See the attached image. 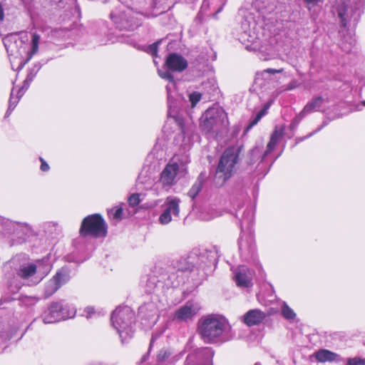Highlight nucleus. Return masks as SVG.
Returning a JSON list of instances; mask_svg holds the SVG:
<instances>
[{
  "label": "nucleus",
  "instance_id": "nucleus-1",
  "mask_svg": "<svg viewBox=\"0 0 365 365\" xmlns=\"http://www.w3.org/2000/svg\"><path fill=\"white\" fill-rule=\"evenodd\" d=\"M252 6L257 16L252 11H241L242 19L237 31V39L247 49L259 40V59L264 61L271 60L274 56L273 0H254Z\"/></svg>",
  "mask_w": 365,
  "mask_h": 365
},
{
  "label": "nucleus",
  "instance_id": "nucleus-2",
  "mask_svg": "<svg viewBox=\"0 0 365 365\" xmlns=\"http://www.w3.org/2000/svg\"><path fill=\"white\" fill-rule=\"evenodd\" d=\"M51 269L48 257L32 262L26 255H16L4 265V271L9 279L16 276L29 286L38 284Z\"/></svg>",
  "mask_w": 365,
  "mask_h": 365
},
{
  "label": "nucleus",
  "instance_id": "nucleus-3",
  "mask_svg": "<svg viewBox=\"0 0 365 365\" xmlns=\"http://www.w3.org/2000/svg\"><path fill=\"white\" fill-rule=\"evenodd\" d=\"M40 36L34 33L31 36L30 50H27L26 41H28L27 33L21 32L19 34H10L4 38L3 42L10 57L13 70L16 61L19 63L16 70H21L25 64L37 53L40 42Z\"/></svg>",
  "mask_w": 365,
  "mask_h": 365
},
{
  "label": "nucleus",
  "instance_id": "nucleus-4",
  "mask_svg": "<svg viewBox=\"0 0 365 365\" xmlns=\"http://www.w3.org/2000/svg\"><path fill=\"white\" fill-rule=\"evenodd\" d=\"M197 332L205 343L225 342L233 339L228 320L220 314H207L197 322Z\"/></svg>",
  "mask_w": 365,
  "mask_h": 365
},
{
  "label": "nucleus",
  "instance_id": "nucleus-5",
  "mask_svg": "<svg viewBox=\"0 0 365 365\" xmlns=\"http://www.w3.org/2000/svg\"><path fill=\"white\" fill-rule=\"evenodd\" d=\"M274 69L267 68L256 74L254 89L257 92L259 99L264 103L262 109L251 118L249 124L245 129V133L249 132L268 113L274 101Z\"/></svg>",
  "mask_w": 365,
  "mask_h": 365
},
{
  "label": "nucleus",
  "instance_id": "nucleus-6",
  "mask_svg": "<svg viewBox=\"0 0 365 365\" xmlns=\"http://www.w3.org/2000/svg\"><path fill=\"white\" fill-rule=\"evenodd\" d=\"M255 212L252 207L247 208L240 218V227L243 232L239 241V250L245 260H252L259 274L262 277L261 264L256 257V246L251 227L254 222Z\"/></svg>",
  "mask_w": 365,
  "mask_h": 365
},
{
  "label": "nucleus",
  "instance_id": "nucleus-7",
  "mask_svg": "<svg viewBox=\"0 0 365 365\" xmlns=\"http://www.w3.org/2000/svg\"><path fill=\"white\" fill-rule=\"evenodd\" d=\"M110 321L118 333L122 344L133 337L135 331V313L130 307H117L111 314Z\"/></svg>",
  "mask_w": 365,
  "mask_h": 365
},
{
  "label": "nucleus",
  "instance_id": "nucleus-8",
  "mask_svg": "<svg viewBox=\"0 0 365 365\" xmlns=\"http://www.w3.org/2000/svg\"><path fill=\"white\" fill-rule=\"evenodd\" d=\"M272 293V285L270 283H264L257 294V299L262 305L268 307L269 311L265 313L258 309H250L241 317V321L248 327L259 325L262 322L266 316L270 314L273 309L274 298Z\"/></svg>",
  "mask_w": 365,
  "mask_h": 365
},
{
  "label": "nucleus",
  "instance_id": "nucleus-9",
  "mask_svg": "<svg viewBox=\"0 0 365 365\" xmlns=\"http://www.w3.org/2000/svg\"><path fill=\"white\" fill-rule=\"evenodd\" d=\"M365 0H337L334 13L340 19L341 25L346 27L351 22H357L364 12Z\"/></svg>",
  "mask_w": 365,
  "mask_h": 365
},
{
  "label": "nucleus",
  "instance_id": "nucleus-10",
  "mask_svg": "<svg viewBox=\"0 0 365 365\" xmlns=\"http://www.w3.org/2000/svg\"><path fill=\"white\" fill-rule=\"evenodd\" d=\"M228 125L227 113L219 105L205 110L201 117L200 126L207 133H217Z\"/></svg>",
  "mask_w": 365,
  "mask_h": 365
},
{
  "label": "nucleus",
  "instance_id": "nucleus-11",
  "mask_svg": "<svg viewBox=\"0 0 365 365\" xmlns=\"http://www.w3.org/2000/svg\"><path fill=\"white\" fill-rule=\"evenodd\" d=\"M238 157L239 151L235 148H228L225 150L215 173V182L217 185H223L232 175Z\"/></svg>",
  "mask_w": 365,
  "mask_h": 365
},
{
  "label": "nucleus",
  "instance_id": "nucleus-12",
  "mask_svg": "<svg viewBox=\"0 0 365 365\" xmlns=\"http://www.w3.org/2000/svg\"><path fill=\"white\" fill-rule=\"evenodd\" d=\"M165 65L168 69V71L158 70V75L163 79L169 81L170 84L166 86L168 99L170 103L171 91L175 87L174 77L170 71L182 72L187 67V60L181 55L172 53L169 54L166 58Z\"/></svg>",
  "mask_w": 365,
  "mask_h": 365
},
{
  "label": "nucleus",
  "instance_id": "nucleus-13",
  "mask_svg": "<svg viewBox=\"0 0 365 365\" xmlns=\"http://www.w3.org/2000/svg\"><path fill=\"white\" fill-rule=\"evenodd\" d=\"M76 312L74 307L61 300L51 303L42 313L41 319L44 324H52L73 318Z\"/></svg>",
  "mask_w": 365,
  "mask_h": 365
},
{
  "label": "nucleus",
  "instance_id": "nucleus-14",
  "mask_svg": "<svg viewBox=\"0 0 365 365\" xmlns=\"http://www.w3.org/2000/svg\"><path fill=\"white\" fill-rule=\"evenodd\" d=\"M107 234V225L99 214L87 216L82 221L80 228V235L82 237L91 236L93 237H103Z\"/></svg>",
  "mask_w": 365,
  "mask_h": 365
},
{
  "label": "nucleus",
  "instance_id": "nucleus-15",
  "mask_svg": "<svg viewBox=\"0 0 365 365\" xmlns=\"http://www.w3.org/2000/svg\"><path fill=\"white\" fill-rule=\"evenodd\" d=\"M32 232L31 227L26 223L14 222L0 216V237L13 235L18 238L17 242L22 243Z\"/></svg>",
  "mask_w": 365,
  "mask_h": 365
},
{
  "label": "nucleus",
  "instance_id": "nucleus-16",
  "mask_svg": "<svg viewBox=\"0 0 365 365\" xmlns=\"http://www.w3.org/2000/svg\"><path fill=\"white\" fill-rule=\"evenodd\" d=\"M137 15L138 13L128 9L119 14L112 12L110 18L118 29L133 31L142 24V19Z\"/></svg>",
  "mask_w": 365,
  "mask_h": 365
},
{
  "label": "nucleus",
  "instance_id": "nucleus-17",
  "mask_svg": "<svg viewBox=\"0 0 365 365\" xmlns=\"http://www.w3.org/2000/svg\"><path fill=\"white\" fill-rule=\"evenodd\" d=\"M180 200L175 196H168L162 205V212L159 216L158 222L163 225H168L173 220L180 217Z\"/></svg>",
  "mask_w": 365,
  "mask_h": 365
},
{
  "label": "nucleus",
  "instance_id": "nucleus-18",
  "mask_svg": "<svg viewBox=\"0 0 365 365\" xmlns=\"http://www.w3.org/2000/svg\"><path fill=\"white\" fill-rule=\"evenodd\" d=\"M200 309L201 305L198 301L189 300L175 311L173 320L178 322H192Z\"/></svg>",
  "mask_w": 365,
  "mask_h": 365
},
{
  "label": "nucleus",
  "instance_id": "nucleus-19",
  "mask_svg": "<svg viewBox=\"0 0 365 365\" xmlns=\"http://www.w3.org/2000/svg\"><path fill=\"white\" fill-rule=\"evenodd\" d=\"M194 267L195 266L192 264V262L187 259H180L175 265L176 273L172 272L168 276L166 286L175 287L184 283V278L182 274L192 271Z\"/></svg>",
  "mask_w": 365,
  "mask_h": 365
},
{
  "label": "nucleus",
  "instance_id": "nucleus-20",
  "mask_svg": "<svg viewBox=\"0 0 365 365\" xmlns=\"http://www.w3.org/2000/svg\"><path fill=\"white\" fill-rule=\"evenodd\" d=\"M175 156L165 167L160 173L159 182L162 187L168 190L177 181V175L179 171V165Z\"/></svg>",
  "mask_w": 365,
  "mask_h": 365
},
{
  "label": "nucleus",
  "instance_id": "nucleus-21",
  "mask_svg": "<svg viewBox=\"0 0 365 365\" xmlns=\"http://www.w3.org/2000/svg\"><path fill=\"white\" fill-rule=\"evenodd\" d=\"M214 352L210 347H202L194 350L187 355L185 365H212Z\"/></svg>",
  "mask_w": 365,
  "mask_h": 365
},
{
  "label": "nucleus",
  "instance_id": "nucleus-22",
  "mask_svg": "<svg viewBox=\"0 0 365 365\" xmlns=\"http://www.w3.org/2000/svg\"><path fill=\"white\" fill-rule=\"evenodd\" d=\"M254 272L245 265H240L233 270V279L236 285L242 289L250 288L253 285Z\"/></svg>",
  "mask_w": 365,
  "mask_h": 365
},
{
  "label": "nucleus",
  "instance_id": "nucleus-23",
  "mask_svg": "<svg viewBox=\"0 0 365 365\" xmlns=\"http://www.w3.org/2000/svg\"><path fill=\"white\" fill-rule=\"evenodd\" d=\"M14 300H15V298L9 296L2 297L0 299V311L4 309H9L10 307L9 305H10ZM18 328V325H15L9 331H4L5 326L0 323V346L10 340L16 332Z\"/></svg>",
  "mask_w": 365,
  "mask_h": 365
},
{
  "label": "nucleus",
  "instance_id": "nucleus-24",
  "mask_svg": "<svg viewBox=\"0 0 365 365\" xmlns=\"http://www.w3.org/2000/svg\"><path fill=\"white\" fill-rule=\"evenodd\" d=\"M323 103L324 98L322 97L319 96L312 98V100L307 103V104L304 107L303 110L300 112V113L297 116H296V118L294 119L293 123L297 124L307 114L314 111H319Z\"/></svg>",
  "mask_w": 365,
  "mask_h": 365
},
{
  "label": "nucleus",
  "instance_id": "nucleus-25",
  "mask_svg": "<svg viewBox=\"0 0 365 365\" xmlns=\"http://www.w3.org/2000/svg\"><path fill=\"white\" fill-rule=\"evenodd\" d=\"M182 356V352L174 354V352L170 349H163L157 355V364L164 365L163 363L167 362L168 364L173 365L175 362L180 360Z\"/></svg>",
  "mask_w": 365,
  "mask_h": 365
},
{
  "label": "nucleus",
  "instance_id": "nucleus-26",
  "mask_svg": "<svg viewBox=\"0 0 365 365\" xmlns=\"http://www.w3.org/2000/svg\"><path fill=\"white\" fill-rule=\"evenodd\" d=\"M314 356L317 361L321 363L341 361L339 354L324 349L316 351Z\"/></svg>",
  "mask_w": 365,
  "mask_h": 365
},
{
  "label": "nucleus",
  "instance_id": "nucleus-27",
  "mask_svg": "<svg viewBox=\"0 0 365 365\" xmlns=\"http://www.w3.org/2000/svg\"><path fill=\"white\" fill-rule=\"evenodd\" d=\"M163 279H164V277H161V279H158L155 276L149 277L145 284V292L149 294H158L164 285L166 286L167 280L163 282Z\"/></svg>",
  "mask_w": 365,
  "mask_h": 365
},
{
  "label": "nucleus",
  "instance_id": "nucleus-28",
  "mask_svg": "<svg viewBox=\"0 0 365 365\" xmlns=\"http://www.w3.org/2000/svg\"><path fill=\"white\" fill-rule=\"evenodd\" d=\"M168 114H169L170 118L175 119V120L178 123V125L180 129L181 135L183 137V141L185 142V144H186L187 142H189V135H190V133L192 131L191 126H186L184 123V120L182 118H180V116L173 114V111L171 110L170 106Z\"/></svg>",
  "mask_w": 365,
  "mask_h": 365
},
{
  "label": "nucleus",
  "instance_id": "nucleus-29",
  "mask_svg": "<svg viewBox=\"0 0 365 365\" xmlns=\"http://www.w3.org/2000/svg\"><path fill=\"white\" fill-rule=\"evenodd\" d=\"M53 279L57 283V285L61 287L62 285L67 283L71 279L69 269L65 267L61 268L56 272V274L53 277Z\"/></svg>",
  "mask_w": 365,
  "mask_h": 365
},
{
  "label": "nucleus",
  "instance_id": "nucleus-30",
  "mask_svg": "<svg viewBox=\"0 0 365 365\" xmlns=\"http://www.w3.org/2000/svg\"><path fill=\"white\" fill-rule=\"evenodd\" d=\"M202 89L204 91L202 94L203 96H207V98H210L212 96H214L217 89L215 80L210 78L203 82L202 83Z\"/></svg>",
  "mask_w": 365,
  "mask_h": 365
},
{
  "label": "nucleus",
  "instance_id": "nucleus-31",
  "mask_svg": "<svg viewBox=\"0 0 365 365\" xmlns=\"http://www.w3.org/2000/svg\"><path fill=\"white\" fill-rule=\"evenodd\" d=\"M276 302V299H275ZM278 304H281V314L287 320L292 322L295 319L297 314L292 309H291L286 302L277 300Z\"/></svg>",
  "mask_w": 365,
  "mask_h": 365
},
{
  "label": "nucleus",
  "instance_id": "nucleus-32",
  "mask_svg": "<svg viewBox=\"0 0 365 365\" xmlns=\"http://www.w3.org/2000/svg\"><path fill=\"white\" fill-rule=\"evenodd\" d=\"M204 179L205 178L202 174H200V175L197 178V180L187 192V195L190 198L194 199L200 192L202 187Z\"/></svg>",
  "mask_w": 365,
  "mask_h": 365
},
{
  "label": "nucleus",
  "instance_id": "nucleus-33",
  "mask_svg": "<svg viewBox=\"0 0 365 365\" xmlns=\"http://www.w3.org/2000/svg\"><path fill=\"white\" fill-rule=\"evenodd\" d=\"M123 204L117 205L108 210V215L110 219L115 220V222H119L123 216Z\"/></svg>",
  "mask_w": 365,
  "mask_h": 365
},
{
  "label": "nucleus",
  "instance_id": "nucleus-34",
  "mask_svg": "<svg viewBox=\"0 0 365 365\" xmlns=\"http://www.w3.org/2000/svg\"><path fill=\"white\" fill-rule=\"evenodd\" d=\"M59 288H60V287L58 285H57V283L52 278L46 283V284L45 286V289H44L45 297H48L51 296Z\"/></svg>",
  "mask_w": 365,
  "mask_h": 365
},
{
  "label": "nucleus",
  "instance_id": "nucleus-35",
  "mask_svg": "<svg viewBox=\"0 0 365 365\" xmlns=\"http://www.w3.org/2000/svg\"><path fill=\"white\" fill-rule=\"evenodd\" d=\"M39 70V68L37 69H32L29 74L27 75L25 81H24V85L21 88V89L24 90L25 91L29 88L30 83L32 82L34 78H35L38 71Z\"/></svg>",
  "mask_w": 365,
  "mask_h": 365
},
{
  "label": "nucleus",
  "instance_id": "nucleus-36",
  "mask_svg": "<svg viewBox=\"0 0 365 365\" xmlns=\"http://www.w3.org/2000/svg\"><path fill=\"white\" fill-rule=\"evenodd\" d=\"M24 92H25L24 90L19 88V90L17 92V96L16 98H14V89L11 91L10 99H9V105L10 106V109L11 108V107L15 108L19 99L24 95Z\"/></svg>",
  "mask_w": 365,
  "mask_h": 365
},
{
  "label": "nucleus",
  "instance_id": "nucleus-37",
  "mask_svg": "<svg viewBox=\"0 0 365 365\" xmlns=\"http://www.w3.org/2000/svg\"><path fill=\"white\" fill-rule=\"evenodd\" d=\"M202 96L203 95L198 91H193L188 95L191 108L195 107L197 103L202 99Z\"/></svg>",
  "mask_w": 365,
  "mask_h": 365
},
{
  "label": "nucleus",
  "instance_id": "nucleus-38",
  "mask_svg": "<svg viewBox=\"0 0 365 365\" xmlns=\"http://www.w3.org/2000/svg\"><path fill=\"white\" fill-rule=\"evenodd\" d=\"M273 149H274V132L272 133H271V135H270L269 141L267 146V150L264 152L263 157H262L263 160L273 150Z\"/></svg>",
  "mask_w": 365,
  "mask_h": 365
},
{
  "label": "nucleus",
  "instance_id": "nucleus-39",
  "mask_svg": "<svg viewBox=\"0 0 365 365\" xmlns=\"http://www.w3.org/2000/svg\"><path fill=\"white\" fill-rule=\"evenodd\" d=\"M20 302L24 306H30L35 304L37 300L35 297L25 296L20 299Z\"/></svg>",
  "mask_w": 365,
  "mask_h": 365
},
{
  "label": "nucleus",
  "instance_id": "nucleus-40",
  "mask_svg": "<svg viewBox=\"0 0 365 365\" xmlns=\"http://www.w3.org/2000/svg\"><path fill=\"white\" fill-rule=\"evenodd\" d=\"M140 202L139 194H133L128 198V203L132 207L137 206Z\"/></svg>",
  "mask_w": 365,
  "mask_h": 365
},
{
  "label": "nucleus",
  "instance_id": "nucleus-41",
  "mask_svg": "<svg viewBox=\"0 0 365 365\" xmlns=\"http://www.w3.org/2000/svg\"><path fill=\"white\" fill-rule=\"evenodd\" d=\"M365 364V359L359 358V357H354V358H349L347 359V364L346 365H364Z\"/></svg>",
  "mask_w": 365,
  "mask_h": 365
},
{
  "label": "nucleus",
  "instance_id": "nucleus-42",
  "mask_svg": "<svg viewBox=\"0 0 365 365\" xmlns=\"http://www.w3.org/2000/svg\"><path fill=\"white\" fill-rule=\"evenodd\" d=\"M158 43H154L147 46L145 51L152 55L153 56H155L157 55L158 53Z\"/></svg>",
  "mask_w": 365,
  "mask_h": 365
},
{
  "label": "nucleus",
  "instance_id": "nucleus-43",
  "mask_svg": "<svg viewBox=\"0 0 365 365\" xmlns=\"http://www.w3.org/2000/svg\"><path fill=\"white\" fill-rule=\"evenodd\" d=\"M39 160L41 161V167H40L41 170L43 172L48 171L50 169L48 164L41 157L39 158Z\"/></svg>",
  "mask_w": 365,
  "mask_h": 365
},
{
  "label": "nucleus",
  "instance_id": "nucleus-44",
  "mask_svg": "<svg viewBox=\"0 0 365 365\" xmlns=\"http://www.w3.org/2000/svg\"><path fill=\"white\" fill-rule=\"evenodd\" d=\"M309 6V9H311V6H314L318 5L319 3L322 2V0H304Z\"/></svg>",
  "mask_w": 365,
  "mask_h": 365
},
{
  "label": "nucleus",
  "instance_id": "nucleus-45",
  "mask_svg": "<svg viewBox=\"0 0 365 365\" xmlns=\"http://www.w3.org/2000/svg\"><path fill=\"white\" fill-rule=\"evenodd\" d=\"M86 312L87 313V317H91L95 313V309L93 307H89L86 309Z\"/></svg>",
  "mask_w": 365,
  "mask_h": 365
},
{
  "label": "nucleus",
  "instance_id": "nucleus-46",
  "mask_svg": "<svg viewBox=\"0 0 365 365\" xmlns=\"http://www.w3.org/2000/svg\"><path fill=\"white\" fill-rule=\"evenodd\" d=\"M12 283L13 282H10V284H9V289L11 292L13 293H16L21 287V286L19 284H17L15 286V287L13 289V285H12Z\"/></svg>",
  "mask_w": 365,
  "mask_h": 365
},
{
  "label": "nucleus",
  "instance_id": "nucleus-47",
  "mask_svg": "<svg viewBox=\"0 0 365 365\" xmlns=\"http://www.w3.org/2000/svg\"><path fill=\"white\" fill-rule=\"evenodd\" d=\"M158 336H159L157 334H153L152 336V338H151L150 342V346H149V351L150 350L151 347L153 346L154 341L158 339Z\"/></svg>",
  "mask_w": 365,
  "mask_h": 365
},
{
  "label": "nucleus",
  "instance_id": "nucleus-48",
  "mask_svg": "<svg viewBox=\"0 0 365 365\" xmlns=\"http://www.w3.org/2000/svg\"><path fill=\"white\" fill-rule=\"evenodd\" d=\"M297 86V83L295 81L290 83V85L285 88V90H292Z\"/></svg>",
  "mask_w": 365,
  "mask_h": 365
},
{
  "label": "nucleus",
  "instance_id": "nucleus-49",
  "mask_svg": "<svg viewBox=\"0 0 365 365\" xmlns=\"http://www.w3.org/2000/svg\"><path fill=\"white\" fill-rule=\"evenodd\" d=\"M4 17V9L2 5L0 4V21H3Z\"/></svg>",
  "mask_w": 365,
  "mask_h": 365
},
{
  "label": "nucleus",
  "instance_id": "nucleus-50",
  "mask_svg": "<svg viewBox=\"0 0 365 365\" xmlns=\"http://www.w3.org/2000/svg\"><path fill=\"white\" fill-rule=\"evenodd\" d=\"M14 108H12V107H11V108L10 109V106H9V108H8V109H7L6 112V114H5V118L9 117V116L11 115V112L13 111V110H14Z\"/></svg>",
  "mask_w": 365,
  "mask_h": 365
},
{
  "label": "nucleus",
  "instance_id": "nucleus-51",
  "mask_svg": "<svg viewBox=\"0 0 365 365\" xmlns=\"http://www.w3.org/2000/svg\"><path fill=\"white\" fill-rule=\"evenodd\" d=\"M14 108H12V107H11V108L10 109V106H9V108H8V109H7L6 112V114H5V118L9 117V116L11 115V112L13 111V110H14Z\"/></svg>",
  "mask_w": 365,
  "mask_h": 365
},
{
  "label": "nucleus",
  "instance_id": "nucleus-52",
  "mask_svg": "<svg viewBox=\"0 0 365 365\" xmlns=\"http://www.w3.org/2000/svg\"><path fill=\"white\" fill-rule=\"evenodd\" d=\"M214 217L213 216H210V217H203V216H200V218L203 220H210L211 219H212Z\"/></svg>",
  "mask_w": 365,
  "mask_h": 365
},
{
  "label": "nucleus",
  "instance_id": "nucleus-53",
  "mask_svg": "<svg viewBox=\"0 0 365 365\" xmlns=\"http://www.w3.org/2000/svg\"><path fill=\"white\" fill-rule=\"evenodd\" d=\"M140 15L145 16V17H147V18H149L151 16V15H150L148 13H140Z\"/></svg>",
  "mask_w": 365,
  "mask_h": 365
},
{
  "label": "nucleus",
  "instance_id": "nucleus-54",
  "mask_svg": "<svg viewBox=\"0 0 365 365\" xmlns=\"http://www.w3.org/2000/svg\"><path fill=\"white\" fill-rule=\"evenodd\" d=\"M274 135H275V142H276L277 139V137H278V133H277V131L276 130H275Z\"/></svg>",
  "mask_w": 365,
  "mask_h": 365
},
{
  "label": "nucleus",
  "instance_id": "nucleus-55",
  "mask_svg": "<svg viewBox=\"0 0 365 365\" xmlns=\"http://www.w3.org/2000/svg\"><path fill=\"white\" fill-rule=\"evenodd\" d=\"M207 1H208V0H204V1H203L202 7H205V6H206V4H207Z\"/></svg>",
  "mask_w": 365,
  "mask_h": 365
},
{
  "label": "nucleus",
  "instance_id": "nucleus-56",
  "mask_svg": "<svg viewBox=\"0 0 365 365\" xmlns=\"http://www.w3.org/2000/svg\"><path fill=\"white\" fill-rule=\"evenodd\" d=\"M274 72H275V73H279V72H281V70H277V69H275V70H274Z\"/></svg>",
  "mask_w": 365,
  "mask_h": 365
},
{
  "label": "nucleus",
  "instance_id": "nucleus-57",
  "mask_svg": "<svg viewBox=\"0 0 365 365\" xmlns=\"http://www.w3.org/2000/svg\"><path fill=\"white\" fill-rule=\"evenodd\" d=\"M361 104H362V106H365V101H362V102H361Z\"/></svg>",
  "mask_w": 365,
  "mask_h": 365
},
{
  "label": "nucleus",
  "instance_id": "nucleus-58",
  "mask_svg": "<svg viewBox=\"0 0 365 365\" xmlns=\"http://www.w3.org/2000/svg\"><path fill=\"white\" fill-rule=\"evenodd\" d=\"M143 359L144 361L145 360V356H143Z\"/></svg>",
  "mask_w": 365,
  "mask_h": 365
}]
</instances>
